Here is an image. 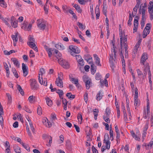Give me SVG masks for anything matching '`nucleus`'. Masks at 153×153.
Segmentation results:
<instances>
[{
  "label": "nucleus",
  "instance_id": "obj_1",
  "mask_svg": "<svg viewBox=\"0 0 153 153\" xmlns=\"http://www.w3.org/2000/svg\"><path fill=\"white\" fill-rule=\"evenodd\" d=\"M58 62L59 64L61 65L63 67L66 69L69 68V64L68 62L65 60L61 58L60 59L58 60Z\"/></svg>",
  "mask_w": 153,
  "mask_h": 153
},
{
  "label": "nucleus",
  "instance_id": "obj_2",
  "mask_svg": "<svg viewBox=\"0 0 153 153\" xmlns=\"http://www.w3.org/2000/svg\"><path fill=\"white\" fill-rule=\"evenodd\" d=\"M30 81H31L30 84L31 88L33 90H37L38 88V85L36 80L31 79H30Z\"/></svg>",
  "mask_w": 153,
  "mask_h": 153
},
{
  "label": "nucleus",
  "instance_id": "obj_3",
  "mask_svg": "<svg viewBox=\"0 0 153 153\" xmlns=\"http://www.w3.org/2000/svg\"><path fill=\"white\" fill-rule=\"evenodd\" d=\"M150 25V23H147L146 24V26L145 28L143 31V38H146L147 35L149 34L151 27L150 26H148V25Z\"/></svg>",
  "mask_w": 153,
  "mask_h": 153
},
{
  "label": "nucleus",
  "instance_id": "obj_4",
  "mask_svg": "<svg viewBox=\"0 0 153 153\" xmlns=\"http://www.w3.org/2000/svg\"><path fill=\"white\" fill-rule=\"evenodd\" d=\"M69 49L71 51L75 53H79L80 51L79 48L76 46L71 45L69 46Z\"/></svg>",
  "mask_w": 153,
  "mask_h": 153
},
{
  "label": "nucleus",
  "instance_id": "obj_5",
  "mask_svg": "<svg viewBox=\"0 0 153 153\" xmlns=\"http://www.w3.org/2000/svg\"><path fill=\"white\" fill-rule=\"evenodd\" d=\"M63 79V78H60L59 77H58L56 79L55 83L57 85V86L61 88L63 87V82L62 81Z\"/></svg>",
  "mask_w": 153,
  "mask_h": 153
},
{
  "label": "nucleus",
  "instance_id": "obj_6",
  "mask_svg": "<svg viewBox=\"0 0 153 153\" xmlns=\"http://www.w3.org/2000/svg\"><path fill=\"white\" fill-rule=\"evenodd\" d=\"M22 69L23 71V75L24 76H26L28 74V68L24 63H22Z\"/></svg>",
  "mask_w": 153,
  "mask_h": 153
},
{
  "label": "nucleus",
  "instance_id": "obj_7",
  "mask_svg": "<svg viewBox=\"0 0 153 153\" xmlns=\"http://www.w3.org/2000/svg\"><path fill=\"white\" fill-rule=\"evenodd\" d=\"M148 58L146 53H144L142 55L140 59V63H142L143 65L144 64L145 61Z\"/></svg>",
  "mask_w": 153,
  "mask_h": 153
},
{
  "label": "nucleus",
  "instance_id": "obj_8",
  "mask_svg": "<svg viewBox=\"0 0 153 153\" xmlns=\"http://www.w3.org/2000/svg\"><path fill=\"white\" fill-rule=\"evenodd\" d=\"M54 53L53 52V53L54 54V53H55L56 55L55 56L57 59H60L62 56V54L59 51L56 49H54Z\"/></svg>",
  "mask_w": 153,
  "mask_h": 153
},
{
  "label": "nucleus",
  "instance_id": "obj_9",
  "mask_svg": "<svg viewBox=\"0 0 153 153\" xmlns=\"http://www.w3.org/2000/svg\"><path fill=\"white\" fill-rule=\"evenodd\" d=\"M11 60L13 62V64L17 67H19V64L18 60L15 58H12Z\"/></svg>",
  "mask_w": 153,
  "mask_h": 153
},
{
  "label": "nucleus",
  "instance_id": "obj_10",
  "mask_svg": "<svg viewBox=\"0 0 153 153\" xmlns=\"http://www.w3.org/2000/svg\"><path fill=\"white\" fill-rule=\"evenodd\" d=\"M96 67L94 65V63H92L91 65V74H94L96 72Z\"/></svg>",
  "mask_w": 153,
  "mask_h": 153
},
{
  "label": "nucleus",
  "instance_id": "obj_11",
  "mask_svg": "<svg viewBox=\"0 0 153 153\" xmlns=\"http://www.w3.org/2000/svg\"><path fill=\"white\" fill-rule=\"evenodd\" d=\"M86 88L87 89H88L91 86L92 82L89 80H88L85 82Z\"/></svg>",
  "mask_w": 153,
  "mask_h": 153
},
{
  "label": "nucleus",
  "instance_id": "obj_12",
  "mask_svg": "<svg viewBox=\"0 0 153 153\" xmlns=\"http://www.w3.org/2000/svg\"><path fill=\"white\" fill-rule=\"evenodd\" d=\"M130 133L133 137V138H135V139L136 140L139 141L140 140V137H138V136H137V135L136 134H135L133 131H130Z\"/></svg>",
  "mask_w": 153,
  "mask_h": 153
},
{
  "label": "nucleus",
  "instance_id": "obj_13",
  "mask_svg": "<svg viewBox=\"0 0 153 153\" xmlns=\"http://www.w3.org/2000/svg\"><path fill=\"white\" fill-rule=\"evenodd\" d=\"M113 57H111L110 56V58L109 59V62L110 64V66L112 70H114V68L115 67V66L113 61Z\"/></svg>",
  "mask_w": 153,
  "mask_h": 153
},
{
  "label": "nucleus",
  "instance_id": "obj_14",
  "mask_svg": "<svg viewBox=\"0 0 153 153\" xmlns=\"http://www.w3.org/2000/svg\"><path fill=\"white\" fill-rule=\"evenodd\" d=\"M102 96L103 95L101 93V92L100 91L98 92L96 96V99L98 101H100L102 98Z\"/></svg>",
  "mask_w": 153,
  "mask_h": 153
},
{
  "label": "nucleus",
  "instance_id": "obj_15",
  "mask_svg": "<svg viewBox=\"0 0 153 153\" xmlns=\"http://www.w3.org/2000/svg\"><path fill=\"white\" fill-rule=\"evenodd\" d=\"M17 88L21 95L22 96L24 95V92L20 85H17Z\"/></svg>",
  "mask_w": 153,
  "mask_h": 153
},
{
  "label": "nucleus",
  "instance_id": "obj_16",
  "mask_svg": "<svg viewBox=\"0 0 153 153\" xmlns=\"http://www.w3.org/2000/svg\"><path fill=\"white\" fill-rule=\"evenodd\" d=\"M47 104L49 106H51L52 105L53 102L52 100L48 97H47L45 99Z\"/></svg>",
  "mask_w": 153,
  "mask_h": 153
},
{
  "label": "nucleus",
  "instance_id": "obj_17",
  "mask_svg": "<svg viewBox=\"0 0 153 153\" xmlns=\"http://www.w3.org/2000/svg\"><path fill=\"white\" fill-rule=\"evenodd\" d=\"M19 34V33L18 32H17L15 33V35H12V38L13 41H15V42H17L18 41V36Z\"/></svg>",
  "mask_w": 153,
  "mask_h": 153
},
{
  "label": "nucleus",
  "instance_id": "obj_18",
  "mask_svg": "<svg viewBox=\"0 0 153 153\" xmlns=\"http://www.w3.org/2000/svg\"><path fill=\"white\" fill-rule=\"evenodd\" d=\"M37 26L39 29L43 30L45 29L46 25L45 24L40 23L38 24Z\"/></svg>",
  "mask_w": 153,
  "mask_h": 153
},
{
  "label": "nucleus",
  "instance_id": "obj_19",
  "mask_svg": "<svg viewBox=\"0 0 153 153\" xmlns=\"http://www.w3.org/2000/svg\"><path fill=\"white\" fill-rule=\"evenodd\" d=\"M134 104L135 106V109H136L137 108V107L138 104V106L140 105V101H138V98H134Z\"/></svg>",
  "mask_w": 153,
  "mask_h": 153
},
{
  "label": "nucleus",
  "instance_id": "obj_20",
  "mask_svg": "<svg viewBox=\"0 0 153 153\" xmlns=\"http://www.w3.org/2000/svg\"><path fill=\"white\" fill-rule=\"evenodd\" d=\"M66 96L70 100L73 99L74 98L75 96L74 95H72L70 92L67 93L66 94Z\"/></svg>",
  "mask_w": 153,
  "mask_h": 153
},
{
  "label": "nucleus",
  "instance_id": "obj_21",
  "mask_svg": "<svg viewBox=\"0 0 153 153\" xmlns=\"http://www.w3.org/2000/svg\"><path fill=\"white\" fill-rule=\"evenodd\" d=\"M56 93L58 94L59 96V97L60 98H62V96L64 94V92L62 90L60 89H58L56 91Z\"/></svg>",
  "mask_w": 153,
  "mask_h": 153
},
{
  "label": "nucleus",
  "instance_id": "obj_22",
  "mask_svg": "<svg viewBox=\"0 0 153 153\" xmlns=\"http://www.w3.org/2000/svg\"><path fill=\"white\" fill-rule=\"evenodd\" d=\"M55 47L57 49L59 50H62L64 49V46L61 44H57L55 45Z\"/></svg>",
  "mask_w": 153,
  "mask_h": 153
},
{
  "label": "nucleus",
  "instance_id": "obj_23",
  "mask_svg": "<svg viewBox=\"0 0 153 153\" xmlns=\"http://www.w3.org/2000/svg\"><path fill=\"white\" fill-rule=\"evenodd\" d=\"M21 145L25 149H26L27 151L28 152L30 151V147L28 145L25 144L24 143H22Z\"/></svg>",
  "mask_w": 153,
  "mask_h": 153
},
{
  "label": "nucleus",
  "instance_id": "obj_24",
  "mask_svg": "<svg viewBox=\"0 0 153 153\" xmlns=\"http://www.w3.org/2000/svg\"><path fill=\"white\" fill-rule=\"evenodd\" d=\"M0 5L3 7H6L7 6V4L4 0H0Z\"/></svg>",
  "mask_w": 153,
  "mask_h": 153
},
{
  "label": "nucleus",
  "instance_id": "obj_25",
  "mask_svg": "<svg viewBox=\"0 0 153 153\" xmlns=\"http://www.w3.org/2000/svg\"><path fill=\"white\" fill-rule=\"evenodd\" d=\"M54 51V49H53L52 50L51 48H49L48 50H47V52H48V56L49 57L51 56L52 54V53L51 51Z\"/></svg>",
  "mask_w": 153,
  "mask_h": 153
},
{
  "label": "nucleus",
  "instance_id": "obj_26",
  "mask_svg": "<svg viewBox=\"0 0 153 153\" xmlns=\"http://www.w3.org/2000/svg\"><path fill=\"white\" fill-rule=\"evenodd\" d=\"M77 25L79 26V27L82 29L84 30L85 29V26L83 25L82 23L78 22L77 24Z\"/></svg>",
  "mask_w": 153,
  "mask_h": 153
},
{
  "label": "nucleus",
  "instance_id": "obj_27",
  "mask_svg": "<svg viewBox=\"0 0 153 153\" xmlns=\"http://www.w3.org/2000/svg\"><path fill=\"white\" fill-rule=\"evenodd\" d=\"M12 71L13 74L14 76L16 78H18L19 77L18 74L15 68H13Z\"/></svg>",
  "mask_w": 153,
  "mask_h": 153
},
{
  "label": "nucleus",
  "instance_id": "obj_28",
  "mask_svg": "<svg viewBox=\"0 0 153 153\" xmlns=\"http://www.w3.org/2000/svg\"><path fill=\"white\" fill-rule=\"evenodd\" d=\"M104 143L105 141H109V135L108 134L105 133L104 136V139L103 140Z\"/></svg>",
  "mask_w": 153,
  "mask_h": 153
},
{
  "label": "nucleus",
  "instance_id": "obj_29",
  "mask_svg": "<svg viewBox=\"0 0 153 153\" xmlns=\"http://www.w3.org/2000/svg\"><path fill=\"white\" fill-rule=\"evenodd\" d=\"M146 18H142L141 25V28H143L145 24V22L146 21Z\"/></svg>",
  "mask_w": 153,
  "mask_h": 153
},
{
  "label": "nucleus",
  "instance_id": "obj_30",
  "mask_svg": "<svg viewBox=\"0 0 153 153\" xmlns=\"http://www.w3.org/2000/svg\"><path fill=\"white\" fill-rule=\"evenodd\" d=\"M14 150L15 152L16 153H21V152L20 148L18 146L14 147Z\"/></svg>",
  "mask_w": 153,
  "mask_h": 153
},
{
  "label": "nucleus",
  "instance_id": "obj_31",
  "mask_svg": "<svg viewBox=\"0 0 153 153\" xmlns=\"http://www.w3.org/2000/svg\"><path fill=\"white\" fill-rule=\"evenodd\" d=\"M34 42H29L28 43V45L29 46L33 48L36 46V45L35 43H33Z\"/></svg>",
  "mask_w": 153,
  "mask_h": 153
},
{
  "label": "nucleus",
  "instance_id": "obj_32",
  "mask_svg": "<svg viewBox=\"0 0 153 153\" xmlns=\"http://www.w3.org/2000/svg\"><path fill=\"white\" fill-rule=\"evenodd\" d=\"M37 114L39 115H41L42 114V110L41 107L39 105L37 107Z\"/></svg>",
  "mask_w": 153,
  "mask_h": 153
},
{
  "label": "nucleus",
  "instance_id": "obj_33",
  "mask_svg": "<svg viewBox=\"0 0 153 153\" xmlns=\"http://www.w3.org/2000/svg\"><path fill=\"white\" fill-rule=\"evenodd\" d=\"M142 41V39H140L138 42L135 45V49L137 50V48H138L139 47V46L140 45L141 43V42Z\"/></svg>",
  "mask_w": 153,
  "mask_h": 153
},
{
  "label": "nucleus",
  "instance_id": "obj_34",
  "mask_svg": "<svg viewBox=\"0 0 153 153\" xmlns=\"http://www.w3.org/2000/svg\"><path fill=\"white\" fill-rule=\"evenodd\" d=\"M105 113L107 117H108L110 114V111L109 108L107 107L106 109Z\"/></svg>",
  "mask_w": 153,
  "mask_h": 153
},
{
  "label": "nucleus",
  "instance_id": "obj_35",
  "mask_svg": "<svg viewBox=\"0 0 153 153\" xmlns=\"http://www.w3.org/2000/svg\"><path fill=\"white\" fill-rule=\"evenodd\" d=\"M23 109L24 110L27 112L29 113H31L32 112L28 108L26 105H25L24 107L23 108Z\"/></svg>",
  "mask_w": 153,
  "mask_h": 153
},
{
  "label": "nucleus",
  "instance_id": "obj_36",
  "mask_svg": "<svg viewBox=\"0 0 153 153\" xmlns=\"http://www.w3.org/2000/svg\"><path fill=\"white\" fill-rule=\"evenodd\" d=\"M11 23L12 26L14 28H16L17 27L18 24H17V22H16V20L14 21H13V22Z\"/></svg>",
  "mask_w": 153,
  "mask_h": 153
},
{
  "label": "nucleus",
  "instance_id": "obj_37",
  "mask_svg": "<svg viewBox=\"0 0 153 153\" xmlns=\"http://www.w3.org/2000/svg\"><path fill=\"white\" fill-rule=\"evenodd\" d=\"M105 143L106 149H109L110 146V142L109 141H106Z\"/></svg>",
  "mask_w": 153,
  "mask_h": 153
},
{
  "label": "nucleus",
  "instance_id": "obj_38",
  "mask_svg": "<svg viewBox=\"0 0 153 153\" xmlns=\"http://www.w3.org/2000/svg\"><path fill=\"white\" fill-rule=\"evenodd\" d=\"M69 12L72 15L74 18L75 19H77V16H76L75 14L73 12V11L71 10H68Z\"/></svg>",
  "mask_w": 153,
  "mask_h": 153
},
{
  "label": "nucleus",
  "instance_id": "obj_39",
  "mask_svg": "<svg viewBox=\"0 0 153 153\" xmlns=\"http://www.w3.org/2000/svg\"><path fill=\"white\" fill-rule=\"evenodd\" d=\"M5 146L6 147H7V148L6 149V151L9 150L10 146L9 143L8 141H6V142Z\"/></svg>",
  "mask_w": 153,
  "mask_h": 153
},
{
  "label": "nucleus",
  "instance_id": "obj_40",
  "mask_svg": "<svg viewBox=\"0 0 153 153\" xmlns=\"http://www.w3.org/2000/svg\"><path fill=\"white\" fill-rule=\"evenodd\" d=\"M60 99L62 100V104L64 105H67L68 101L65 98H63V97L60 98Z\"/></svg>",
  "mask_w": 153,
  "mask_h": 153
},
{
  "label": "nucleus",
  "instance_id": "obj_41",
  "mask_svg": "<svg viewBox=\"0 0 153 153\" xmlns=\"http://www.w3.org/2000/svg\"><path fill=\"white\" fill-rule=\"evenodd\" d=\"M91 56L89 54L85 55L84 56V58L85 60L87 61H89V58H90Z\"/></svg>",
  "mask_w": 153,
  "mask_h": 153
},
{
  "label": "nucleus",
  "instance_id": "obj_42",
  "mask_svg": "<svg viewBox=\"0 0 153 153\" xmlns=\"http://www.w3.org/2000/svg\"><path fill=\"white\" fill-rule=\"evenodd\" d=\"M6 95L8 97V103H11L12 100V97L11 95H10L9 93H7Z\"/></svg>",
  "mask_w": 153,
  "mask_h": 153
},
{
  "label": "nucleus",
  "instance_id": "obj_43",
  "mask_svg": "<svg viewBox=\"0 0 153 153\" xmlns=\"http://www.w3.org/2000/svg\"><path fill=\"white\" fill-rule=\"evenodd\" d=\"M95 63L98 66H101V65L100 63V58L95 59Z\"/></svg>",
  "mask_w": 153,
  "mask_h": 153
},
{
  "label": "nucleus",
  "instance_id": "obj_44",
  "mask_svg": "<svg viewBox=\"0 0 153 153\" xmlns=\"http://www.w3.org/2000/svg\"><path fill=\"white\" fill-rule=\"evenodd\" d=\"M75 56L76 57V59L77 60L78 62H79V61L81 60L82 59L81 56L79 55H76Z\"/></svg>",
  "mask_w": 153,
  "mask_h": 153
},
{
  "label": "nucleus",
  "instance_id": "obj_45",
  "mask_svg": "<svg viewBox=\"0 0 153 153\" xmlns=\"http://www.w3.org/2000/svg\"><path fill=\"white\" fill-rule=\"evenodd\" d=\"M149 113H146V111L145 110H144L143 112V117L144 119H146L147 117L149 116Z\"/></svg>",
  "mask_w": 153,
  "mask_h": 153
},
{
  "label": "nucleus",
  "instance_id": "obj_46",
  "mask_svg": "<svg viewBox=\"0 0 153 153\" xmlns=\"http://www.w3.org/2000/svg\"><path fill=\"white\" fill-rule=\"evenodd\" d=\"M101 75L99 73H97L96 74L95 76V79L97 80H99L100 79Z\"/></svg>",
  "mask_w": 153,
  "mask_h": 153
},
{
  "label": "nucleus",
  "instance_id": "obj_47",
  "mask_svg": "<svg viewBox=\"0 0 153 153\" xmlns=\"http://www.w3.org/2000/svg\"><path fill=\"white\" fill-rule=\"evenodd\" d=\"M138 98V89L137 88H135V94L134 98Z\"/></svg>",
  "mask_w": 153,
  "mask_h": 153
},
{
  "label": "nucleus",
  "instance_id": "obj_48",
  "mask_svg": "<svg viewBox=\"0 0 153 153\" xmlns=\"http://www.w3.org/2000/svg\"><path fill=\"white\" fill-rule=\"evenodd\" d=\"M40 74H39V76H38L39 81V83L41 84L42 85L43 83V79H42V76L41 78V79L40 78Z\"/></svg>",
  "mask_w": 153,
  "mask_h": 153
},
{
  "label": "nucleus",
  "instance_id": "obj_49",
  "mask_svg": "<svg viewBox=\"0 0 153 153\" xmlns=\"http://www.w3.org/2000/svg\"><path fill=\"white\" fill-rule=\"evenodd\" d=\"M108 117H105V116H103V118L105 121L107 123H109L110 122L109 119Z\"/></svg>",
  "mask_w": 153,
  "mask_h": 153
},
{
  "label": "nucleus",
  "instance_id": "obj_50",
  "mask_svg": "<svg viewBox=\"0 0 153 153\" xmlns=\"http://www.w3.org/2000/svg\"><path fill=\"white\" fill-rule=\"evenodd\" d=\"M71 81L74 82L75 84H77L78 82V79H75L74 78H72L71 79Z\"/></svg>",
  "mask_w": 153,
  "mask_h": 153
},
{
  "label": "nucleus",
  "instance_id": "obj_51",
  "mask_svg": "<svg viewBox=\"0 0 153 153\" xmlns=\"http://www.w3.org/2000/svg\"><path fill=\"white\" fill-rule=\"evenodd\" d=\"M84 100L85 102L87 103V102L88 100V94L87 93H85L84 94Z\"/></svg>",
  "mask_w": 153,
  "mask_h": 153
},
{
  "label": "nucleus",
  "instance_id": "obj_52",
  "mask_svg": "<svg viewBox=\"0 0 153 153\" xmlns=\"http://www.w3.org/2000/svg\"><path fill=\"white\" fill-rule=\"evenodd\" d=\"M2 20L3 21V22L5 23V24L7 25H9V23L8 22V21H9V20L8 19H7L5 18V19L3 18Z\"/></svg>",
  "mask_w": 153,
  "mask_h": 153
},
{
  "label": "nucleus",
  "instance_id": "obj_53",
  "mask_svg": "<svg viewBox=\"0 0 153 153\" xmlns=\"http://www.w3.org/2000/svg\"><path fill=\"white\" fill-rule=\"evenodd\" d=\"M17 117L19 118L20 121L22 123L24 122L23 120L22 117V116H21V114L19 113V115L17 116Z\"/></svg>",
  "mask_w": 153,
  "mask_h": 153
},
{
  "label": "nucleus",
  "instance_id": "obj_54",
  "mask_svg": "<svg viewBox=\"0 0 153 153\" xmlns=\"http://www.w3.org/2000/svg\"><path fill=\"white\" fill-rule=\"evenodd\" d=\"M142 18H144L145 13V10L144 8H142Z\"/></svg>",
  "mask_w": 153,
  "mask_h": 153
},
{
  "label": "nucleus",
  "instance_id": "obj_55",
  "mask_svg": "<svg viewBox=\"0 0 153 153\" xmlns=\"http://www.w3.org/2000/svg\"><path fill=\"white\" fill-rule=\"evenodd\" d=\"M92 150L93 151V153H98L97 150L94 147V146H93L92 147Z\"/></svg>",
  "mask_w": 153,
  "mask_h": 153
},
{
  "label": "nucleus",
  "instance_id": "obj_56",
  "mask_svg": "<svg viewBox=\"0 0 153 153\" xmlns=\"http://www.w3.org/2000/svg\"><path fill=\"white\" fill-rule=\"evenodd\" d=\"M30 57H33L35 56L34 53L32 50H31L30 51Z\"/></svg>",
  "mask_w": 153,
  "mask_h": 153
},
{
  "label": "nucleus",
  "instance_id": "obj_57",
  "mask_svg": "<svg viewBox=\"0 0 153 153\" xmlns=\"http://www.w3.org/2000/svg\"><path fill=\"white\" fill-rule=\"evenodd\" d=\"M74 126L75 128L76 131L77 132H80V129L79 127L76 124H74Z\"/></svg>",
  "mask_w": 153,
  "mask_h": 153
},
{
  "label": "nucleus",
  "instance_id": "obj_58",
  "mask_svg": "<svg viewBox=\"0 0 153 153\" xmlns=\"http://www.w3.org/2000/svg\"><path fill=\"white\" fill-rule=\"evenodd\" d=\"M26 130H27L28 134L30 137H31L32 136L31 133L29 130V128L27 125V126H26Z\"/></svg>",
  "mask_w": 153,
  "mask_h": 153
},
{
  "label": "nucleus",
  "instance_id": "obj_59",
  "mask_svg": "<svg viewBox=\"0 0 153 153\" xmlns=\"http://www.w3.org/2000/svg\"><path fill=\"white\" fill-rule=\"evenodd\" d=\"M76 10L78 13H81L82 11L79 5H78L77 7H76Z\"/></svg>",
  "mask_w": 153,
  "mask_h": 153
},
{
  "label": "nucleus",
  "instance_id": "obj_60",
  "mask_svg": "<svg viewBox=\"0 0 153 153\" xmlns=\"http://www.w3.org/2000/svg\"><path fill=\"white\" fill-rule=\"evenodd\" d=\"M18 122L16 121L14 122L13 124V126L15 128H17L18 127Z\"/></svg>",
  "mask_w": 153,
  "mask_h": 153
},
{
  "label": "nucleus",
  "instance_id": "obj_61",
  "mask_svg": "<svg viewBox=\"0 0 153 153\" xmlns=\"http://www.w3.org/2000/svg\"><path fill=\"white\" fill-rule=\"evenodd\" d=\"M51 119L52 120H56L57 118L55 114H51Z\"/></svg>",
  "mask_w": 153,
  "mask_h": 153
},
{
  "label": "nucleus",
  "instance_id": "obj_62",
  "mask_svg": "<svg viewBox=\"0 0 153 153\" xmlns=\"http://www.w3.org/2000/svg\"><path fill=\"white\" fill-rule=\"evenodd\" d=\"M86 35L88 37H90L91 36V33L88 30H87L86 31Z\"/></svg>",
  "mask_w": 153,
  "mask_h": 153
},
{
  "label": "nucleus",
  "instance_id": "obj_63",
  "mask_svg": "<svg viewBox=\"0 0 153 153\" xmlns=\"http://www.w3.org/2000/svg\"><path fill=\"white\" fill-rule=\"evenodd\" d=\"M79 62H78L80 65L82 66H83L84 65V62L83 59H82V60L79 61Z\"/></svg>",
  "mask_w": 153,
  "mask_h": 153
},
{
  "label": "nucleus",
  "instance_id": "obj_64",
  "mask_svg": "<svg viewBox=\"0 0 153 153\" xmlns=\"http://www.w3.org/2000/svg\"><path fill=\"white\" fill-rule=\"evenodd\" d=\"M103 124L105 126L106 129L108 130H109V126L108 124L105 123H103Z\"/></svg>",
  "mask_w": 153,
  "mask_h": 153
}]
</instances>
